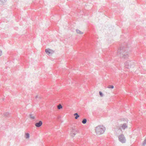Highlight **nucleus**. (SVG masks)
<instances>
[{"label": "nucleus", "instance_id": "1", "mask_svg": "<svg viewBox=\"0 0 146 146\" xmlns=\"http://www.w3.org/2000/svg\"><path fill=\"white\" fill-rule=\"evenodd\" d=\"M129 54V52L126 50V49L123 46H121L117 52L118 56L124 59L127 58Z\"/></svg>", "mask_w": 146, "mask_h": 146}, {"label": "nucleus", "instance_id": "2", "mask_svg": "<svg viewBox=\"0 0 146 146\" xmlns=\"http://www.w3.org/2000/svg\"><path fill=\"white\" fill-rule=\"evenodd\" d=\"M127 127L128 125L126 123L121 124L118 128L116 129L115 131L116 135H118L122 133L123 131H124Z\"/></svg>", "mask_w": 146, "mask_h": 146}, {"label": "nucleus", "instance_id": "3", "mask_svg": "<svg viewBox=\"0 0 146 146\" xmlns=\"http://www.w3.org/2000/svg\"><path fill=\"white\" fill-rule=\"evenodd\" d=\"M106 128L103 125H99L96 127L95 132L97 134L100 135L103 134Z\"/></svg>", "mask_w": 146, "mask_h": 146}, {"label": "nucleus", "instance_id": "4", "mask_svg": "<svg viewBox=\"0 0 146 146\" xmlns=\"http://www.w3.org/2000/svg\"><path fill=\"white\" fill-rule=\"evenodd\" d=\"M118 136L119 140L122 143H125L126 142V139L124 135L120 134Z\"/></svg>", "mask_w": 146, "mask_h": 146}, {"label": "nucleus", "instance_id": "5", "mask_svg": "<svg viewBox=\"0 0 146 146\" xmlns=\"http://www.w3.org/2000/svg\"><path fill=\"white\" fill-rule=\"evenodd\" d=\"M125 67L127 68H130L133 66V63L130 61H127L125 63Z\"/></svg>", "mask_w": 146, "mask_h": 146}, {"label": "nucleus", "instance_id": "6", "mask_svg": "<svg viewBox=\"0 0 146 146\" xmlns=\"http://www.w3.org/2000/svg\"><path fill=\"white\" fill-rule=\"evenodd\" d=\"M45 52L46 53L49 55L52 54L54 52V51L53 50L48 48L46 49Z\"/></svg>", "mask_w": 146, "mask_h": 146}, {"label": "nucleus", "instance_id": "7", "mask_svg": "<svg viewBox=\"0 0 146 146\" xmlns=\"http://www.w3.org/2000/svg\"><path fill=\"white\" fill-rule=\"evenodd\" d=\"M77 131L76 129H74L73 128H72L71 131L70 132V135L71 137H73L76 135V132H77Z\"/></svg>", "mask_w": 146, "mask_h": 146}, {"label": "nucleus", "instance_id": "8", "mask_svg": "<svg viewBox=\"0 0 146 146\" xmlns=\"http://www.w3.org/2000/svg\"><path fill=\"white\" fill-rule=\"evenodd\" d=\"M42 123L41 121H40L38 122H37L35 124V125L36 127H39L42 125Z\"/></svg>", "mask_w": 146, "mask_h": 146}, {"label": "nucleus", "instance_id": "9", "mask_svg": "<svg viewBox=\"0 0 146 146\" xmlns=\"http://www.w3.org/2000/svg\"><path fill=\"white\" fill-rule=\"evenodd\" d=\"M74 115L76 116L75 117V119H77L78 118L80 117V115L78 114L77 113H76L74 114Z\"/></svg>", "mask_w": 146, "mask_h": 146}, {"label": "nucleus", "instance_id": "10", "mask_svg": "<svg viewBox=\"0 0 146 146\" xmlns=\"http://www.w3.org/2000/svg\"><path fill=\"white\" fill-rule=\"evenodd\" d=\"M76 33L78 34H83V32H81V31H80V30H78V29H76Z\"/></svg>", "mask_w": 146, "mask_h": 146}, {"label": "nucleus", "instance_id": "11", "mask_svg": "<svg viewBox=\"0 0 146 146\" xmlns=\"http://www.w3.org/2000/svg\"><path fill=\"white\" fill-rule=\"evenodd\" d=\"M7 0H0V4L2 5L5 3Z\"/></svg>", "mask_w": 146, "mask_h": 146}, {"label": "nucleus", "instance_id": "12", "mask_svg": "<svg viewBox=\"0 0 146 146\" xmlns=\"http://www.w3.org/2000/svg\"><path fill=\"white\" fill-rule=\"evenodd\" d=\"M87 121V120L86 119H85V118H84L83 119V120L82 121V122L83 124H85L86 123Z\"/></svg>", "mask_w": 146, "mask_h": 146}, {"label": "nucleus", "instance_id": "13", "mask_svg": "<svg viewBox=\"0 0 146 146\" xmlns=\"http://www.w3.org/2000/svg\"><path fill=\"white\" fill-rule=\"evenodd\" d=\"M29 134L28 133H25V138L26 139H28L29 138Z\"/></svg>", "mask_w": 146, "mask_h": 146}, {"label": "nucleus", "instance_id": "14", "mask_svg": "<svg viewBox=\"0 0 146 146\" xmlns=\"http://www.w3.org/2000/svg\"><path fill=\"white\" fill-rule=\"evenodd\" d=\"M57 108L58 109H60L62 108V106L61 104H59L57 106Z\"/></svg>", "mask_w": 146, "mask_h": 146}, {"label": "nucleus", "instance_id": "15", "mask_svg": "<svg viewBox=\"0 0 146 146\" xmlns=\"http://www.w3.org/2000/svg\"><path fill=\"white\" fill-rule=\"evenodd\" d=\"M107 88H108L113 89L114 88V86L113 85H109Z\"/></svg>", "mask_w": 146, "mask_h": 146}, {"label": "nucleus", "instance_id": "16", "mask_svg": "<svg viewBox=\"0 0 146 146\" xmlns=\"http://www.w3.org/2000/svg\"><path fill=\"white\" fill-rule=\"evenodd\" d=\"M29 117L32 119H35V116H33V115L32 114H30L29 115Z\"/></svg>", "mask_w": 146, "mask_h": 146}, {"label": "nucleus", "instance_id": "17", "mask_svg": "<svg viewBox=\"0 0 146 146\" xmlns=\"http://www.w3.org/2000/svg\"><path fill=\"white\" fill-rule=\"evenodd\" d=\"M99 93L101 97H102L103 96V94L101 91H99Z\"/></svg>", "mask_w": 146, "mask_h": 146}, {"label": "nucleus", "instance_id": "18", "mask_svg": "<svg viewBox=\"0 0 146 146\" xmlns=\"http://www.w3.org/2000/svg\"><path fill=\"white\" fill-rule=\"evenodd\" d=\"M146 144V138L144 140L143 143V145L144 146H145V145Z\"/></svg>", "mask_w": 146, "mask_h": 146}, {"label": "nucleus", "instance_id": "19", "mask_svg": "<svg viewBox=\"0 0 146 146\" xmlns=\"http://www.w3.org/2000/svg\"><path fill=\"white\" fill-rule=\"evenodd\" d=\"M9 115V113L8 112H7L4 114V115L5 117H7Z\"/></svg>", "mask_w": 146, "mask_h": 146}, {"label": "nucleus", "instance_id": "20", "mask_svg": "<svg viewBox=\"0 0 146 146\" xmlns=\"http://www.w3.org/2000/svg\"><path fill=\"white\" fill-rule=\"evenodd\" d=\"M2 55V51L0 49V56H1V55Z\"/></svg>", "mask_w": 146, "mask_h": 146}, {"label": "nucleus", "instance_id": "21", "mask_svg": "<svg viewBox=\"0 0 146 146\" xmlns=\"http://www.w3.org/2000/svg\"><path fill=\"white\" fill-rule=\"evenodd\" d=\"M128 44H123V45L122 44L121 46H128Z\"/></svg>", "mask_w": 146, "mask_h": 146}, {"label": "nucleus", "instance_id": "22", "mask_svg": "<svg viewBox=\"0 0 146 146\" xmlns=\"http://www.w3.org/2000/svg\"><path fill=\"white\" fill-rule=\"evenodd\" d=\"M35 98H38V96H37H37H36ZM38 98H40V97H38Z\"/></svg>", "mask_w": 146, "mask_h": 146}, {"label": "nucleus", "instance_id": "23", "mask_svg": "<svg viewBox=\"0 0 146 146\" xmlns=\"http://www.w3.org/2000/svg\"><path fill=\"white\" fill-rule=\"evenodd\" d=\"M60 118V117L59 116H58V117H57V119H59V118Z\"/></svg>", "mask_w": 146, "mask_h": 146}, {"label": "nucleus", "instance_id": "24", "mask_svg": "<svg viewBox=\"0 0 146 146\" xmlns=\"http://www.w3.org/2000/svg\"><path fill=\"white\" fill-rule=\"evenodd\" d=\"M108 94H110V92H108Z\"/></svg>", "mask_w": 146, "mask_h": 146}]
</instances>
